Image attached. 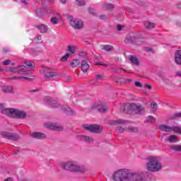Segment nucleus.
<instances>
[{"label":"nucleus","instance_id":"6e6d98bb","mask_svg":"<svg viewBox=\"0 0 181 181\" xmlns=\"http://www.w3.org/2000/svg\"><path fill=\"white\" fill-rule=\"evenodd\" d=\"M21 2L25 5V6H28V1H26V0H21Z\"/></svg>","mask_w":181,"mask_h":181},{"label":"nucleus","instance_id":"72a5a7b5","mask_svg":"<svg viewBox=\"0 0 181 181\" xmlns=\"http://www.w3.org/2000/svg\"><path fill=\"white\" fill-rule=\"evenodd\" d=\"M176 118H181V112H176L170 116V119H176Z\"/></svg>","mask_w":181,"mask_h":181},{"label":"nucleus","instance_id":"9b49d317","mask_svg":"<svg viewBox=\"0 0 181 181\" xmlns=\"http://www.w3.org/2000/svg\"><path fill=\"white\" fill-rule=\"evenodd\" d=\"M124 42L125 43H139L141 38L136 37L134 33H130L127 35Z\"/></svg>","mask_w":181,"mask_h":181},{"label":"nucleus","instance_id":"e2e57ef3","mask_svg":"<svg viewBox=\"0 0 181 181\" xmlns=\"http://www.w3.org/2000/svg\"><path fill=\"white\" fill-rule=\"evenodd\" d=\"M177 26H178V28H181V22H177Z\"/></svg>","mask_w":181,"mask_h":181},{"label":"nucleus","instance_id":"aec40b11","mask_svg":"<svg viewBox=\"0 0 181 181\" xmlns=\"http://www.w3.org/2000/svg\"><path fill=\"white\" fill-rule=\"evenodd\" d=\"M100 48L105 52H112L114 50V47L110 45H102L100 46Z\"/></svg>","mask_w":181,"mask_h":181},{"label":"nucleus","instance_id":"423d86ee","mask_svg":"<svg viewBox=\"0 0 181 181\" xmlns=\"http://www.w3.org/2000/svg\"><path fill=\"white\" fill-rule=\"evenodd\" d=\"M62 169L70 172H81V168L75 161H68L61 164Z\"/></svg>","mask_w":181,"mask_h":181},{"label":"nucleus","instance_id":"ddd939ff","mask_svg":"<svg viewBox=\"0 0 181 181\" xmlns=\"http://www.w3.org/2000/svg\"><path fill=\"white\" fill-rule=\"evenodd\" d=\"M71 26H72L74 29H81L84 25L83 24V21L75 18L74 21H71Z\"/></svg>","mask_w":181,"mask_h":181},{"label":"nucleus","instance_id":"0e129e2a","mask_svg":"<svg viewBox=\"0 0 181 181\" xmlns=\"http://www.w3.org/2000/svg\"><path fill=\"white\" fill-rule=\"evenodd\" d=\"M3 51L4 53H8V49H6V48H4Z\"/></svg>","mask_w":181,"mask_h":181},{"label":"nucleus","instance_id":"c85d7f7f","mask_svg":"<svg viewBox=\"0 0 181 181\" xmlns=\"http://www.w3.org/2000/svg\"><path fill=\"white\" fill-rule=\"evenodd\" d=\"M168 139L171 144H175V142L177 141V136L176 135H170Z\"/></svg>","mask_w":181,"mask_h":181},{"label":"nucleus","instance_id":"864d4df0","mask_svg":"<svg viewBox=\"0 0 181 181\" xmlns=\"http://www.w3.org/2000/svg\"><path fill=\"white\" fill-rule=\"evenodd\" d=\"M21 80H33V78H29V77H25V76H21Z\"/></svg>","mask_w":181,"mask_h":181},{"label":"nucleus","instance_id":"7c9ffc66","mask_svg":"<svg viewBox=\"0 0 181 181\" xmlns=\"http://www.w3.org/2000/svg\"><path fill=\"white\" fill-rule=\"evenodd\" d=\"M103 8L107 11H111L112 9H114V5L111 4H106L103 6Z\"/></svg>","mask_w":181,"mask_h":181},{"label":"nucleus","instance_id":"a878e982","mask_svg":"<svg viewBox=\"0 0 181 181\" xmlns=\"http://www.w3.org/2000/svg\"><path fill=\"white\" fill-rule=\"evenodd\" d=\"M145 28L148 30H151V29H153L155 28V23H151L149 21H146L144 23Z\"/></svg>","mask_w":181,"mask_h":181},{"label":"nucleus","instance_id":"de8ad7c7","mask_svg":"<svg viewBox=\"0 0 181 181\" xmlns=\"http://www.w3.org/2000/svg\"><path fill=\"white\" fill-rule=\"evenodd\" d=\"M134 85L136 86V87H139L140 88L142 87V83H141V82L139 81H136L134 83Z\"/></svg>","mask_w":181,"mask_h":181},{"label":"nucleus","instance_id":"13d9d810","mask_svg":"<svg viewBox=\"0 0 181 181\" xmlns=\"http://www.w3.org/2000/svg\"><path fill=\"white\" fill-rule=\"evenodd\" d=\"M175 74H176V76H177L178 77H181V71H177Z\"/></svg>","mask_w":181,"mask_h":181},{"label":"nucleus","instance_id":"c03bdc74","mask_svg":"<svg viewBox=\"0 0 181 181\" xmlns=\"http://www.w3.org/2000/svg\"><path fill=\"white\" fill-rule=\"evenodd\" d=\"M100 19H102L103 21H107L108 19V16L107 15H102L99 16Z\"/></svg>","mask_w":181,"mask_h":181},{"label":"nucleus","instance_id":"f8f14e48","mask_svg":"<svg viewBox=\"0 0 181 181\" xmlns=\"http://www.w3.org/2000/svg\"><path fill=\"white\" fill-rule=\"evenodd\" d=\"M76 139L78 141H82V142H86V144H93V142H94V139L88 136L78 134L76 135Z\"/></svg>","mask_w":181,"mask_h":181},{"label":"nucleus","instance_id":"cd10ccee","mask_svg":"<svg viewBox=\"0 0 181 181\" xmlns=\"http://www.w3.org/2000/svg\"><path fill=\"white\" fill-rule=\"evenodd\" d=\"M24 66H23V65H18V67H11L10 71H11V73H18L19 69H21V67H24Z\"/></svg>","mask_w":181,"mask_h":181},{"label":"nucleus","instance_id":"4c0bfd02","mask_svg":"<svg viewBox=\"0 0 181 181\" xmlns=\"http://www.w3.org/2000/svg\"><path fill=\"white\" fill-rule=\"evenodd\" d=\"M151 107L153 111H156V110H158V105L155 102L151 103Z\"/></svg>","mask_w":181,"mask_h":181},{"label":"nucleus","instance_id":"4468645a","mask_svg":"<svg viewBox=\"0 0 181 181\" xmlns=\"http://www.w3.org/2000/svg\"><path fill=\"white\" fill-rule=\"evenodd\" d=\"M128 124H131V122H129V120H125L122 119L113 120L112 122L113 125H128Z\"/></svg>","mask_w":181,"mask_h":181},{"label":"nucleus","instance_id":"a18cd8bd","mask_svg":"<svg viewBox=\"0 0 181 181\" xmlns=\"http://www.w3.org/2000/svg\"><path fill=\"white\" fill-rule=\"evenodd\" d=\"M25 71H26V70H25L24 69L18 68V74H24L25 75Z\"/></svg>","mask_w":181,"mask_h":181},{"label":"nucleus","instance_id":"9d476101","mask_svg":"<svg viewBox=\"0 0 181 181\" xmlns=\"http://www.w3.org/2000/svg\"><path fill=\"white\" fill-rule=\"evenodd\" d=\"M45 127L48 128V129H51L52 131H63L64 128L62 124H59L57 123H46L45 124Z\"/></svg>","mask_w":181,"mask_h":181},{"label":"nucleus","instance_id":"393cba45","mask_svg":"<svg viewBox=\"0 0 181 181\" xmlns=\"http://www.w3.org/2000/svg\"><path fill=\"white\" fill-rule=\"evenodd\" d=\"M171 151H174L175 152H181V145L173 144L169 146Z\"/></svg>","mask_w":181,"mask_h":181},{"label":"nucleus","instance_id":"a211bd4d","mask_svg":"<svg viewBox=\"0 0 181 181\" xmlns=\"http://www.w3.org/2000/svg\"><path fill=\"white\" fill-rule=\"evenodd\" d=\"M37 28L40 32V33H47V30H49L47 25L45 24L37 25Z\"/></svg>","mask_w":181,"mask_h":181},{"label":"nucleus","instance_id":"69168bd1","mask_svg":"<svg viewBox=\"0 0 181 181\" xmlns=\"http://www.w3.org/2000/svg\"><path fill=\"white\" fill-rule=\"evenodd\" d=\"M68 78H69V79H68V80H66V81H70V80H71V77L68 76Z\"/></svg>","mask_w":181,"mask_h":181},{"label":"nucleus","instance_id":"412c9836","mask_svg":"<svg viewBox=\"0 0 181 181\" xmlns=\"http://www.w3.org/2000/svg\"><path fill=\"white\" fill-rule=\"evenodd\" d=\"M159 129H160V131H163L164 132H172V127L166 124H160Z\"/></svg>","mask_w":181,"mask_h":181},{"label":"nucleus","instance_id":"2eb2a0df","mask_svg":"<svg viewBox=\"0 0 181 181\" xmlns=\"http://www.w3.org/2000/svg\"><path fill=\"white\" fill-rule=\"evenodd\" d=\"M30 136L35 139H45L46 138V134L41 132H33L30 134Z\"/></svg>","mask_w":181,"mask_h":181},{"label":"nucleus","instance_id":"39448f33","mask_svg":"<svg viewBox=\"0 0 181 181\" xmlns=\"http://www.w3.org/2000/svg\"><path fill=\"white\" fill-rule=\"evenodd\" d=\"M44 101L46 103V104H51V107L53 108H59V107H60V110L66 115H76V112L71 110V108L67 106H60L59 103L52 102V98L49 97H45L44 98Z\"/></svg>","mask_w":181,"mask_h":181},{"label":"nucleus","instance_id":"f257e3e1","mask_svg":"<svg viewBox=\"0 0 181 181\" xmlns=\"http://www.w3.org/2000/svg\"><path fill=\"white\" fill-rule=\"evenodd\" d=\"M112 179L114 181H149L143 173H134L127 168L116 170L113 173Z\"/></svg>","mask_w":181,"mask_h":181},{"label":"nucleus","instance_id":"5fc2aeb1","mask_svg":"<svg viewBox=\"0 0 181 181\" xmlns=\"http://www.w3.org/2000/svg\"><path fill=\"white\" fill-rule=\"evenodd\" d=\"M36 39H37V42L42 41V35H37L36 37Z\"/></svg>","mask_w":181,"mask_h":181},{"label":"nucleus","instance_id":"c756f323","mask_svg":"<svg viewBox=\"0 0 181 181\" xmlns=\"http://www.w3.org/2000/svg\"><path fill=\"white\" fill-rule=\"evenodd\" d=\"M80 64V61L78 59H73L71 62V67L76 68Z\"/></svg>","mask_w":181,"mask_h":181},{"label":"nucleus","instance_id":"6e6552de","mask_svg":"<svg viewBox=\"0 0 181 181\" xmlns=\"http://www.w3.org/2000/svg\"><path fill=\"white\" fill-rule=\"evenodd\" d=\"M91 108L92 110H97L99 112H107V111L110 110V107H108L105 103L102 102H98L92 105Z\"/></svg>","mask_w":181,"mask_h":181},{"label":"nucleus","instance_id":"6ab92c4d","mask_svg":"<svg viewBox=\"0 0 181 181\" xmlns=\"http://www.w3.org/2000/svg\"><path fill=\"white\" fill-rule=\"evenodd\" d=\"M125 131L127 132H130L131 134H138L139 130L138 127L129 126L128 127L125 128Z\"/></svg>","mask_w":181,"mask_h":181},{"label":"nucleus","instance_id":"dca6fc26","mask_svg":"<svg viewBox=\"0 0 181 181\" xmlns=\"http://www.w3.org/2000/svg\"><path fill=\"white\" fill-rule=\"evenodd\" d=\"M57 76V73L55 71H47L44 73V77L47 79L54 78Z\"/></svg>","mask_w":181,"mask_h":181},{"label":"nucleus","instance_id":"e433bc0d","mask_svg":"<svg viewBox=\"0 0 181 181\" xmlns=\"http://www.w3.org/2000/svg\"><path fill=\"white\" fill-rule=\"evenodd\" d=\"M69 57H70V54L67 53L66 54H65L64 56H63L61 58V61L62 62H66L67 59H69Z\"/></svg>","mask_w":181,"mask_h":181},{"label":"nucleus","instance_id":"5701e85b","mask_svg":"<svg viewBox=\"0 0 181 181\" xmlns=\"http://www.w3.org/2000/svg\"><path fill=\"white\" fill-rule=\"evenodd\" d=\"M129 59L130 62H132V64H134V66H139V61L136 57L134 55H129Z\"/></svg>","mask_w":181,"mask_h":181},{"label":"nucleus","instance_id":"3c124183","mask_svg":"<svg viewBox=\"0 0 181 181\" xmlns=\"http://www.w3.org/2000/svg\"><path fill=\"white\" fill-rule=\"evenodd\" d=\"M74 20H75V19L73 18V16H69L68 17V21H69L70 25H71V22H73V21H74Z\"/></svg>","mask_w":181,"mask_h":181},{"label":"nucleus","instance_id":"338daca9","mask_svg":"<svg viewBox=\"0 0 181 181\" xmlns=\"http://www.w3.org/2000/svg\"><path fill=\"white\" fill-rule=\"evenodd\" d=\"M54 15H56L57 16H59V13H54Z\"/></svg>","mask_w":181,"mask_h":181},{"label":"nucleus","instance_id":"a19ab883","mask_svg":"<svg viewBox=\"0 0 181 181\" xmlns=\"http://www.w3.org/2000/svg\"><path fill=\"white\" fill-rule=\"evenodd\" d=\"M11 64V60L10 59H6L3 62V65L4 66H9Z\"/></svg>","mask_w":181,"mask_h":181},{"label":"nucleus","instance_id":"49530a36","mask_svg":"<svg viewBox=\"0 0 181 181\" xmlns=\"http://www.w3.org/2000/svg\"><path fill=\"white\" fill-rule=\"evenodd\" d=\"M88 11L89 13L95 16V11L93 8H89Z\"/></svg>","mask_w":181,"mask_h":181},{"label":"nucleus","instance_id":"ea45409f","mask_svg":"<svg viewBox=\"0 0 181 181\" xmlns=\"http://www.w3.org/2000/svg\"><path fill=\"white\" fill-rule=\"evenodd\" d=\"M68 52H70V53H72V54L74 53L75 52L74 47L69 45Z\"/></svg>","mask_w":181,"mask_h":181},{"label":"nucleus","instance_id":"bf43d9fd","mask_svg":"<svg viewBox=\"0 0 181 181\" xmlns=\"http://www.w3.org/2000/svg\"><path fill=\"white\" fill-rule=\"evenodd\" d=\"M117 30H122V26L121 25H117Z\"/></svg>","mask_w":181,"mask_h":181},{"label":"nucleus","instance_id":"0eeeda50","mask_svg":"<svg viewBox=\"0 0 181 181\" xmlns=\"http://www.w3.org/2000/svg\"><path fill=\"white\" fill-rule=\"evenodd\" d=\"M82 128L86 131H90V132H95L97 134H100V132H103V127L98 126V124H83Z\"/></svg>","mask_w":181,"mask_h":181},{"label":"nucleus","instance_id":"052dcab7","mask_svg":"<svg viewBox=\"0 0 181 181\" xmlns=\"http://www.w3.org/2000/svg\"><path fill=\"white\" fill-rule=\"evenodd\" d=\"M95 57H96V60H100V58L101 57L100 55H95Z\"/></svg>","mask_w":181,"mask_h":181},{"label":"nucleus","instance_id":"680f3d73","mask_svg":"<svg viewBox=\"0 0 181 181\" xmlns=\"http://www.w3.org/2000/svg\"><path fill=\"white\" fill-rule=\"evenodd\" d=\"M62 4H66L67 2V0H59Z\"/></svg>","mask_w":181,"mask_h":181},{"label":"nucleus","instance_id":"603ef678","mask_svg":"<svg viewBox=\"0 0 181 181\" xmlns=\"http://www.w3.org/2000/svg\"><path fill=\"white\" fill-rule=\"evenodd\" d=\"M146 52H147L148 53H149V52L153 53V49H152L151 47H148V48H146Z\"/></svg>","mask_w":181,"mask_h":181},{"label":"nucleus","instance_id":"4d7b16f0","mask_svg":"<svg viewBox=\"0 0 181 181\" xmlns=\"http://www.w3.org/2000/svg\"><path fill=\"white\" fill-rule=\"evenodd\" d=\"M144 88H148L149 90H151V88H152V86H151V85L146 84L144 86Z\"/></svg>","mask_w":181,"mask_h":181},{"label":"nucleus","instance_id":"09e8293b","mask_svg":"<svg viewBox=\"0 0 181 181\" xmlns=\"http://www.w3.org/2000/svg\"><path fill=\"white\" fill-rule=\"evenodd\" d=\"M33 74V70H25L24 75Z\"/></svg>","mask_w":181,"mask_h":181},{"label":"nucleus","instance_id":"1a4fd4ad","mask_svg":"<svg viewBox=\"0 0 181 181\" xmlns=\"http://www.w3.org/2000/svg\"><path fill=\"white\" fill-rule=\"evenodd\" d=\"M1 136L5 138V139H8L9 141H18L19 139V135L15 133H11L9 132H1Z\"/></svg>","mask_w":181,"mask_h":181},{"label":"nucleus","instance_id":"b1692460","mask_svg":"<svg viewBox=\"0 0 181 181\" xmlns=\"http://www.w3.org/2000/svg\"><path fill=\"white\" fill-rule=\"evenodd\" d=\"M175 63L181 65V50H177L175 52Z\"/></svg>","mask_w":181,"mask_h":181},{"label":"nucleus","instance_id":"473e14b6","mask_svg":"<svg viewBox=\"0 0 181 181\" xmlns=\"http://www.w3.org/2000/svg\"><path fill=\"white\" fill-rule=\"evenodd\" d=\"M156 120L154 119L152 116H148L146 119L145 120V122H148L150 124H152V122H155Z\"/></svg>","mask_w":181,"mask_h":181},{"label":"nucleus","instance_id":"774afa93","mask_svg":"<svg viewBox=\"0 0 181 181\" xmlns=\"http://www.w3.org/2000/svg\"><path fill=\"white\" fill-rule=\"evenodd\" d=\"M41 1L42 2V4H45V0H41Z\"/></svg>","mask_w":181,"mask_h":181},{"label":"nucleus","instance_id":"7ed1b4c3","mask_svg":"<svg viewBox=\"0 0 181 181\" xmlns=\"http://www.w3.org/2000/svg\"><path fill=\"white\" fill-rule=\"evenodd\" d=\"M1 114L10 117V118H19L20 119H25L28 118V114L23 110H19L15 108H5L1 110Z\"/></svg>","mask_w":181,"mask_h":181},{"label":"nucleus","instance_id":"8fccbe9b","mask_svg":"<svg viewBox=\"0 0 181 181\" xmlns=\"http://www.w3.org/2000/svg\"><path fill=\"white\" fill-rule=\"evenodd\" d=\"M95 66H107V64H104L103 62H96L95 63Z\"/></svg>","mask_w":181,"mask_h":181},{"label":"nucleus","instance_id":"79ce46f5","mask_svg":"<svg viewBox=\"0 0 181 181\" xmlns=\"http://www.w3.org/2000/svg\"><path fill=\"white\" fill-rule=\"evenodd\" d=\"M10 80H22V76H11Z\"/></svg>","mask_w":181,"mask_h":181},{"label":"nucleus","instance_id":"bb28decb","mask_svg":"<svg viewBox=\"0 0 181 181\" xmlns=\"http://www.w3.org/2000/svg\"><path fill=\"white\" fill-rule=\"evenodd\" d=\"M172 132H177V134H181L180 126H173L171 127Z\"/></svg>","mask_w":181,"mask_h":181},{"label":"nucleus","instance_id":"58836bf2","mask_svg":"<svg viewBox=\"0 0 181 181\" xmlns=\"http://www.w3.org/2000/svg\"><path fill=\"white\" fill-rule=\"evenodd\" d=\"M24 64H25L27 67H33V64L29 61H25Z\"/></svg>","mask_w":181,"mask_h":181},{"label":"nucleus","instance_id":"f704fd0d","mask_svg":"<svg viewBox=\"0 0 181 181\" xmlns=\"http://www.w3.org/2000/svg\"><path fill=\"white\" fill-rule=\"evenodd\" d=\"M78 6H84L86 1L84 0H76Z\"/></svg>","mask_w":181,"mask_h":181},{"label":"nucleus","instance_id":"37998d69","mask_svg":"<svg viewBox=\"0 0 181 181\" xmlns=\"http://www.w3.org/2000/svg\"><path fill=\"white\" fill-rule=\"evenodd\" d=\"M103 77L104 76L103 75L98 74V75H96V81H100L103 80Z\"/></svg>","mask_w":181,"mask_h":181},{"label":"nucleus","instance_id":"c9c22d12","mask_svg":"<svg viewBox=\"0 0 181 181\" xmlns=\"http://www.w3.org/2000/svg\"><path fill=\"white\" fill-rule=\"evenodd\" d=\"M51 22L53 25H57V23H59V20L56 17H52Z\"/></svg>","mask_w":181,"mask_h":181},{"label":"nucleus","instance_id":"20e7f679","mask_svg":"<svg viewBox=\"0 0 181 181\" xmlns=\"http://www.w3.org/2000/svg\"><path fill=\"white\" fill-rule=\"evenodd\" d=\"M146 169L149 172H159L162 169V163L156 157H149L146 163Z\"/></svg>","mask_w":181,"mask_h":181},{"label":"nucleus","instance_id":"2f4dec72","mask_svg":"<svg viewBox=\"0 0 181 181\" xmlns=\"http://www.w3.org/2000/svg\"><path fill=\"white\" fill-rule=\"evenodd\" d=\"M116 132H118V134H122L125 131V128L121 127V126H117L115 129Z\"/></svg>","mask_w":181,"mask_h":181},{"label":"nucleus","instance_id":"f3484780","mask_svg":"<svg viewBox=\"0 0 181 181\" xmlns=\"http://www.w3.org/2000/svg\"><path fill=\"white\" fill-rule=\"evenodd\" d=\"M81 69L83 73L87 72V71L90 69V65L88 64V62L87 61H82Z\"/></svg>","mask_w":181,"mask_h":181},{"label":"nucleus","instance_id":"f03ea898","mask_svg":"<svg viewBox=\"0 0 181 181\" xmlns=\"http://www.w3.org/2000/svg\"><path fill=\"white\" fill-rule=\"evenodd\" d=\"M120 111L124 114H144L145 112V108L142 105H137L135 103H127L121 106Z\"/></svg>","mask_w":181,"mask_h":181},{"label":"nucleus","instance_id":"4be33fe9","mask_svg":"<svg viewBox=\"0 0 181 181\" xmlns=\"http://www.w3.org/2000/svg\"><path fill=\"white\" fill-rule=\"evenodd\" d=\"M3 93L6 94H9L11 93H13V86H6L2 88Z\"/></svg>","mask_w":181,"mask_h":181}]
</instances>
